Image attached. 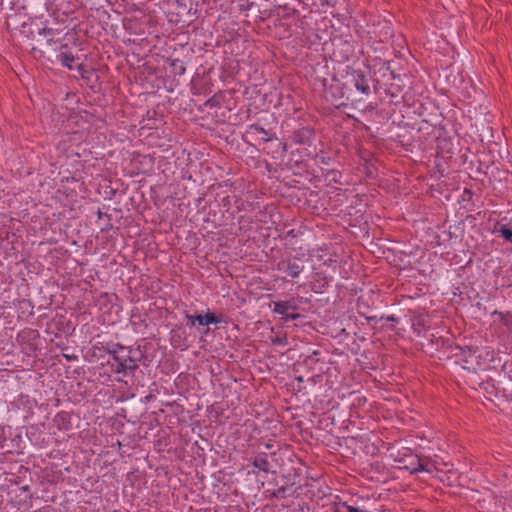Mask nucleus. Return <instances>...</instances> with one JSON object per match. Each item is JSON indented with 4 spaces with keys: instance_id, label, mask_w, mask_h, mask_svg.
Listing matches in <instances>:
<instances>
[{
    "instance_id": "1",
    "label": "nucleus",
    "mask_w": 512,
    "mask_h": 512,
    "mask_svg": "<svg viewBox=\"0 0 512 512\" xmlns=\"http://www.w3.org/2000/svg\"><path fill=\"white\" fill-rule=\"evenodd\" d=\"M109 354L112 356V361L108 360V364L111 366L114 373L127 376L132 374L138 368L140 356V351L138 349L124 347L117 344Z\"/></svg>"
},
{
    "instance_id": "2",
    "label": "nucleus",
    "mask_w": 512,
    "mask_h": 512,
    "mask_svg": "<svg viewBox=\"0 0 512 512\" xmlns=\"http://www.w3.org/2000/svg\"><path fill=\"white\" fill-rule=\"evenodd\" d=\"M399 463L404 464L403 468L408 470L411 474L419 472L432 473L433 465L429 461L420 459L417 455L408 454V450L403 453V457L397 460Z\"/></svg>"
},
{
    "instance_id": "3",
    "label": "nucleus",
    "mask_w": 512,
    "mask_h": 512,
    "mask_svg": "<svg viewBox=\"0 0 512 512\" xmlns=\"http://www.w3.org/2000/svg\"><path fill=\"white\" fill-rule=\"evenodd\" d=\"M313 138V130L307 127L295 130L291 135V140L293 141V143L298 145L310 146L312 144Z\"/></svg>"
},
{
    "instance_id": "4",
    "label": "nucleus",
    "mask_w": 512,
    "mask_h": 512,
    "mask_svg": "<svg viewBox=\"0 0 512 512\" xmlns=\"http://www.w3.org/2000/svg\"><path fill=\"white\" fill-rule=\"evenodd\" d=\"M274 307L272 309L273 313L278 315H285L289 311H295L298 309V304L294 298H291L286 301H277L274 302Z\"/></svg>"
},
{
    "instance_id": "5",
    "label": "nucleus",
    "mask_w": 512,
    "mask_h": 512,
    "mask_svg": "<svg viewBox=\"0 0 512 512\" xmlns=\"http://www.w3.org/2000/svg\"><path fill=\"white\" fill-rule=\"evenodd\" d=\"M278 268L280 271L293 278L298 277L303 270L302 265L296 262H290L288 260H282L281 262H279Z\"/></svg>"
},
{
    "instance_id": "6",
    "label": "nucleus",
    "mask_w": 512,
    "mask_h": 512,
    "mask_svg": "<svg viewBox=\"0 0 512 512\" xmlns=\"http://www.w3.org/2000/svg\"><path fill=\"white\" fill-rule=\"evenodd\" d=\"M239 230L243 233L250 232L252 230L262 229L261 225H256L255 217L250 215H242L238 219Z\"/></svg>"
},
{
    "instance_id": "7",
    "label": "nucleus",
    "mask_w": 512,
    "mask_h": 512,
    "mask_svg": "<svg viewBox=\"0 0 512 512\" xmlns=\"http://www.w3.org/2000/svg\"><path fill=\"white\" fill-rule=\"evenodd\" d=\"M494 233L505 241L512 243V220L508 223L498 222L494 227Z\"/></svg>"
},
{
    "instance_id": "8",
    "label": "nucleus",
    "mask_w": 512,
    "mask_h": 512,
    "mask_svg": "<svg viewBox=\"0 0 512 512\" xmlns=\"http://www.w3.org/2000/svg\"><path fill=\"white\" fill-rule=\"evenodd\" d=\"M355 88L363 94H369L370 86L365 75L361 71H357L353 75Z\"/></svg>"
},
{
    "instance_id": "9",
    "label": "nucleus",
    "mask_w": 512,
    "mask_h": 512,
    "mask_svg": "<svg viewBox=\"0 0 512 512\" xmlns=\"http://www.w3.org/2000/svg\"><path fill=\"white\" fill-rule=\"evenodd\" d=\"M253 466L260 471L265 473L270 472V463L267 459L266 453H259L252 462Z\"/></svg>"
},
{
    "instance_id": "10",
    "label": "nucleus",
    "mask_w": 512,
    "mask_h": 512,
    "mask_svg": "<svg viewBox=\"0 0 512 512\" xmlns=\"http://www.w3.org/2000/svg\"><path fill=\"white\" fill-rule=\"evenodd\" d=\"M248 133L251 134H261L263 135V140L265 142L272 141L273 139H277L275 134L269 135L266 129L258 124H252L248 127Z\"/></svg>"
},
{
    "instance_id": "11",
    "label": "nucleus",
    "mask_w": 512,
    "mask_h": 512,
    "mask_svg": "<svg viewBox=\"0 0 512 512\" xmlns=\"http://www.w3.org/2000/svg\"><path fill=\"white\" fill-rule=\"evenodd\" d=\"M57 61L68 69H73V63L75 61V57L72 53L61 52L56 56Z\"/></svg>"
},
{
    "instance_id": "12",
    "label": "nucleus",
    "mask_w": 512,
    "mask_h": 512,
    "mask_svg": "<svg viewBox=\"0 0 512 512\" xmlns=\"http://www.w3.org/2000/svg\"><path fill=\"white\" fill-rule=\"evenodd\" d=\"M195 319H197V323L199 325H210V324H217L220 323V319L215 316V314L208 312L204 316L202 315H196Z\"/></svg>"
},
{
    "instance_id": "13",
    "label": "nucleus",
    "mask_w": 512,
    "mask_h": 512,
    "mask_svg": "<svg viewBox=\"0 0 512 512\" xmlns=\"http://www.w3.org/2000/svg\"><path fill=\"white\" fill-rule=\"evenodd\" d=\"M256 225H261L262 228H268L269 222H271V215L267 211H259L255 214Z\"/></svg>"
},
{
    "instance_id": "14",
    "label": "nucleus",
    "mask_w": 512,
    "mask_h": 512,
    "mask_svg": "<svg viewBox=\"0 0 512 512\" xmlns=\"http://www.w3.org/2000/svg\"><path fill=\"white\" fill-rule=\"evenodd\" d=\"M171 67H173L175 73L178 75H183L186 71V68H185L183 62L180 61L179 59L172 60Z\"/></svg>"
},
{
    "instance_id": "15",
    "label": "nucleus",
    "mask_w": 512,
    "mask_h": 512,
    "mask_svg": "<svg viewBox=\"0 0 512 512\" xmlns=\"http://www.w3.org/2000/svg\"><path fill=\"white\" fill-rule=\"evenodd\" d=\"M336 512H365L364 510L355 508L346 503H342L340 507L337 508Z\"/></svg>"
},
{
    "instance_id": "16",
    "label": "nucleus",
    "mask_w": 512,
    "mask_h": 512,
    "mask_svg": "<svg viewBox=\"0 0 512 512\" xmlns=\"http://www.w3.org/2000/svg\"><path fill=\"white\" fill-rule=\"evenodd\" d=\"M271 342L278 346H286L288 344V339L285 336H275L271 338Z\"/></svg>"
},
{
    "instance_id": "17",
    "label": "nucleus",
    "mask_w": 512,
    "mask_h": 512,
    "mask_svg": "<svg viewBox=\"0 0 512 512\" xmlns=\"http://www.w3.org/2000/svg\"><path fill=\"white\" fill-rule=\"evenodd\" d=\"M286 491H287V488L285 486H281L274 492V496L277 498H280V499L285 498Z\"/></svg>"
},
{
    "instance_id": "18",
    "label": "nucleus",
    "mask_w": 512,
    "mask_h": 512,
    "mask_svg": "<svg viewBox=\"0 0 512 512\" xmlns=\"http://www.w3.org/2000/svg\"><path fill=\"white\" fill-rule=\"evenodd\" d=\"M300 317L299 314H289V313H286L285 315H282V319L284 321H294V320H297L298 318Z\"/></svg>"
},
{
    "instance_id": "19",
    "label": "nucleus",
    "mask_w": 512,
    "mask_h": 512,
    "mask_svg": "<svg viewBox=\"0 0 512 512\" xmlns=\"http://www.w3.org/2000/svg\"><path fill=\"white\" fill-rule=\"evenodd\" d=\"M68 419V414L65 413V412H62V413H58L57 416H56V422L58 423H64L65 421H67Z\"/></svg>"
},
{
    "instance_id": "20",
    "label": "nucleus",
    "mask_w": 512,
    "mask_h": 512,
    "mask_svg": "<svg viewBox=\"0 0 512 512\" xmlns=\"http://www.w3.org/2000/svg\"><path fill=\"white\" fill-rule=\"evenodd\" d=\"M38 34L39 35H52L53 34V29L52 28H39L38 29Z\"/></svg>"
},
{
    "instance_id": "21",
    "label": "nucleus",
    "mask_w": 512,
    "mask_h": 512,
    "mask_svg": "<svg viewBox=\"0 0 512 512\" xmlns=\"http://www.w3.org/2000/svg\"><path fill=\"white\" fill-rule=\"evenodd\" d=\"M185 317L188 320L187 324L190 325V326H194L195 323L197 322V319H195V316H193V315H190V314L186 313Z\"/></svg>"
},
{
    "instance_id": "22",
    "label": "nucleus",
    "mask_w": 512,
    "mask_h": 512,
    "mask_svg": "<svg viewBox=\"0 0 512 512\" xmlns=\"http://www.w3.org/2000/svg\"><path fill=\"white\" fill-rule=\"evenodd\" d=\"M97 215L99 220H101L104 216L109 219L108 215L102 213L101 210H98Z\"/></svg>"
},
{
    "instance_id": "23",
    "label": "nucleus",
    "mask_w": 512,
    "mask_h": 512,
    "mask_svg": "<svg viewBox=\"0 0 512 512\" xmlns=\"http://www.w3.org/2000/svg\"><path fill=\"white\" fill-rule=\"evenodd\" d=\"M387 320H388V321H396V320H397V318H396L394 315H391V316H388V317H387Z\"/></svg>"
},
{
    "instance_id": "24",
    "label": "nucleus",
    "mask_w": 512,
    "mask_h": 512,
    "mask_svg": "<svg viewBox=\"0 0 512 512\" xmlns=\"http://www.w3.org/2000/svg\"><path fill=\"white\" fill-rule=\"evenodd\" d=\"M265 447H266V449H271V448H272V445H271V444H269V443H266V444H265Z\"/></svg>"
},
{
    "instance_id": "25",
    "label": "nucleus",
    "mask_w": 512,
    "mask_h": 512,
    "mask_svg": "<svg viewBox=\"0 0 512 512\" xmlns=\"http://www.w3.org/2000/svg\"><path fill=\"white\" fill-rule=\"evenodd\" d=\"M52 42H53V40L51 38L47 39L48 44H51Z\"/></svg>"
},
{
    "instance_id": "26",
    "label": "nucleus",
    "mask_w": 512,
    "mask_h": 512,
    "mask_svg": "<svg viewBox=\"0 0 512 512\" xmlns=\"http://www.w3.org/2000/svg\"><path fill=\"white\" fill-rule=\"evenodd\" d=\"M66 359H70L71 355H65Z\"/></svg>"
},
{
    "instance_id": "27",
    "label": "nucleus",
    "mask_w": 512,
    "mask_h": 512,
    "mask_svg": "<svg viewBox=\"0 0 512 512\" xmlns=\"http://www.w3.org/2000/svg\"><path fill=\"white\" fill-rule=\"evenodd\" d=\"M66 359H70L71 355H65Z\"/></svg>"
}]
</instances>
